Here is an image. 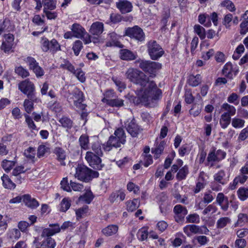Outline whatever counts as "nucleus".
I'll list each match as a JSON object with an SVG mask.
<instances>
[{"mask_svg":"<svg viewBox=\"0 0 248 248\" xmlns=\"http://www.w3.org/2000/svg\"><path fill=\"white\" fill-rule=\"evenodd\" d=\"M125 75L130 81L140 86L135 92L137 98H135L134 102L136 104L142 103L146 105L160 98L162 94L161 90L150 77L142 72L137 69L129 68Z\"/></svg>","mask_w":248,"mask_h":248,"instance_id":"1","label":"nucleus"},{"mask_svg":"<svg viewBox=\"0 0 248 248\" xmlns=\"http://www.w3.org/2000/svg\"><path fill=\"white\" fill-rule=\"evenodd\" d=\"M125 135L123 128L117 129L114 133V136H111L106 144L103 145L104 149L109 151L112 147L118 148L125 142Z\"/></svg>","mask_w":248,"mask_h":248,"instance_id":"2","label":"nucleus"},{"mask_svg":"<svg viewBox=\"0 0 248 248\" xmlns=\"http://www.w3.org/2000/svg\"><path fill=\"white\" fill-rule=\"evenodd\" d=\"M75 178L85 182H88L93 178H96L99 176L97 171L92 170L83 165H78L75 168Z\"/></svg>","mask_w":248,"mask_h":248,"instance_id":"3","label":"nucleus"},{"mask_svg":"<svg viewBox=\"0 0 248 248\" xmlns=\"http://www.w3.org/2000/svg\"><path fill=\"white\" fill-rule=\"evenodd\" d=\"M19 90L24 94L27 95L28 98H32L35 103L40 101L36 97L35 94V87L33 82L29 79H25L18 84Z\"/></svg>","mask_w":248,"mask_h":248,"instance_id":"4","label":"nucleus"},{"mask_svg":"<svg viewBox=\"0 0 248 248\" xmlns=\"http://www.w3.org/2000/svg\"><path fill=\"white\" fill-rule=\"evenodd\" d=\"M40 44L41 49L44 52H50L54 54L61 50V45L55 39L49 41L47 38L43 37L41 38Z\"/></svg>","mask_w":248,"mask_h":248,"instance_id":"5","label":"nucleus"},{"mask_svg":"<svg viewBox=\"0 0 248 248\" xmlns=\"http://www.w3.org/2000/svg\"><path fill=\"white\" fill-rule=\"evenodd\" d=\"M147 51L153 60H157L164 54L162 47L155 40H151L147 44Z\"/></svg>","mask_w":248,"mask_h":248,"instance_id":"6","label":"nucleus"},{"mask_svg":"<svg viewBox=\"0 0 248 248\" xmlns=\"http://www.w3.org/2000/svg\"><path fill=\"white\" fill-rule=\"evenodd\" d=\"M135 63H139V67L144 72L150 73L155 72L156 70L161 69L162 66L161 64L159 62L140 59L137 60Z\"/></svg>","mask_w":248,"mask_h":248,"instance_id":"7","label":"nucleus"},{"mask_svg":"<svg viewBox=\"0 0 248 248\" xmlns=\"http://www.w3.org/2000/svg\"><path fill=\"white\" fill-rule=\"evenodd\" d=\"M183 231L188 236H190L192 233L207 235L209 232V230L205 225H187L184 227Z\"/></svg>","mask_w":248,"mask_h":248,"instance_id":"8","label":"nucleus"},{"mask_svg":"<svg viewBox=\"0 0 248 248\" xmlns=\"http://www.w3.org/2000/svg\"><path fill=\"white\" fill-rule=\"evenodd\" d=\"M60 67L73 73L81 82H84L86 80L84 72L80 69H75L74 66L68 61H64L61 64Z\"/></svg>","mask_w":248,"mask_h":248,"instance_id":"9","label":"nucleus"},{"mask_svg":"<svg viewBox=\"0 0 248 248\" xmlns=\"http://www.w3.org/2000/svg\"><path fill=\"white\" fill-rule=\"evenodd\" d=\"M99 156L91 151H88L86 152L85 158L91 167L94 169L101 170L103 165L101 163V159Z\"/></svg>","mask_w":248,"mask_h":248,"instance_id":"10","label":"nucleus"},{"mask_svg":"<svg viewBox=\"0 0 248 248\" xmlns=\"http://www.w3.org/2000/svg\"><path fill=\"white\" fill-rule=\"evenodd\" d=\"M124 126L127 132L133 137H136L142 129L136 123L135 119H129L124 123Z\"/></svg>","mask_w":248,"mask_h":248,"instance_id":"11","label":"nucleus"},{"mask_svg":"<svg viewBox=\"0 0 248 248\" xmlns=\"http://www.w3.org/2000/svg\"><path fill=\"white\" fill-rule=\"evenodd\" d=\"M125 34L140 41H142L145 39L144 33L142 30L138 26L127 28L125 30Z\"/></svg>","mask_w":248,"mask_h":248,"instance_id":"12","label":"nucleus"},{"mask_svg":"<svg viewBox=\"0 0 248 248\" xmlns=\"http://www.w3.org/2000/svg\"><path fill=\"white\" fill-rule=\"evenodd\" d=\"M23 202L25 205L32 209L37 208L39 206L38 202L34 198H31L29 194L16 196V203Z\"/></svg>","mask_w":248,"mask_h":248,"instance_id":"13","label":"nucleus"},{"mask_svg":"<svg viewBox=\"0 0 248 248\" xmlns=\"http://www.w3.org/2000/svg\"><path fill=\"white\" fill-rule=\"evenodd\" d=\"M226 155V153L221 150H214L208 154L207 158V162L208 163H212L211 166H212L213 162H218L225 158Z\"/></svg>","mask_w":248,"mask_h":248,"instance_id":"14","label":"nucleus"},{"mask_svg":"<svg viewBox=\"0 0 248 248\" xmlns=\"http://www.w3.org/2000/svg\"><path fill=\"white\" fill-rule=\"evenodd\" d=\"M173 211L175 214V220L177 222L182 221L185 216L188 213L186 208L181 204L176 205L173 208Z\"/></svg>","mask_w":248,"mask_h":248,"instance_id":"15","label":"nucleus"},{"mask_svg":"<svg viewBox=\"0 0 248 248\" xmlns=\"http://www.w3.org/2000/svg\"><path fill=\"white\" fill-rule=\"evenodd\" d=\"M5 41L2 43L1 49L5 53H9L12 49L14 41V34L11 33L5 34Z\"/></svg>","mask_w":248,"mask_h":248,"instance_id":"16","label":"nucleus"},{"mask_svg":"<svg viewBox=\"0 0 248 248\" xmlns=\"http://www.w3.org/2000/svg\"><path fill=\"white\" fill-rule=\"evenodd\" d=\"M49 227L43 229L41 234L42 237H51V236L59 233L61 231L60 225L58 223L50 224Z\"/></svg>","mask_w":248,"mask_h":248,"instance_id":"17","label":"nucleus"},{"mask_svg":"<svg viewBox=\"0 0 248 248\" xmlns=\"http://www.w3.org/2000/svg\"><path fill=\"white\" fill-rule=\"evenodd\" d=\"M49 227L43 229L41 234L42 237H51V236L59 233L61 231L60 225L58 223L50 224Z\"/></svg>","mask_w":248,"mask_h":248,"instance_id":"18","label":"nucleus"},{"mask_svg":"<svg viewBox=\"0 0 248 248\" xmlns=\"http://www.w3.org/2000/svg\"><path fill=\"white\" fill-rule=\"evenodd\" d=\"M238 72V68L236 65H232V64L228 62H227L223 67L222 69L223 74L229 78H232L233 75L235 76Z\"/></svg>","mask_w":248,"mask_h":248,"instance_id":"19","label":"nucleus"},{"mask_svg":"<svg viewBox=\"0 0 248 248\" xmlns=\"http://www.w3.org/2000/svg\"><path fill=\"white\" fill-rule=\"evenodd\" d=\"M117 7L123 14L130 12L132 10V4L126 0H119L116 3Z\"/></svg>","mask_w":248,"mask_h":248,"instance_id":"20","label":"nucleus"},{"mask_svg":"<svg viewBox=\"0 0 248 248\" xmlns=\"http://www.w3.org/2000/svg\"><path fill=\"white\" fill-rule=\"evenodd\" d=\"M138 57L136 53H134L130 50L123 49L120 51V57L125 61H132L136 60Z\"/></svg>","mask_w":248,"mask_h":248,"instance_id":"21","label":"nucleus"},{"mask_svg":"<svg viewBox=\"0 0 248 248\" xmlns=\"http://www.w3.org/2000/svg\"><path fill=\"white\" fill-rule=\"evenodd\" d=\"M104 31V24L102 22L96 21L92 24L90 29L91 34L99 36Z\"/></svg>","mask_w":248,"mask_h":248,"instance_id":"22","label":"nucleus"},{"mask_svg":"<svg viewBox=\"0 0 248 248\" xmlns=\"http://www.w3.org/2000/svg\"><path fill=\"white\" fill-rule=\"evenodd\" d=\"M216 202L223 210L227 211L228 210L229 207L228 198L225 196L223 193L217 194Z\"/></svg>","mask_w":248,"mask_h":248,"instance_id":"23","label":"nucleus"},{"mask_svg":"<svg viewBox=\"0 0 248 248\" xmlns=\"http://www.w3.org/2000/svg\"><path fill=\"white\" fill-rule=\"evenodd\" d=\"M110 41L106 44L107 46H116L119 47H122L123 45L118 41L119 36L115 32L110 33L108 35Z\"/></svg>","mask_w":248,"mask_h":248,"instance_id":"24","label":"nucleus"},{"mask_svg":"<svg viewBox=\"0 0 248 248\" xmlns=\"http://www.w3.org/2000/svg\"><path fill=\"white\" fill-rule=\"evenodd\" d=\"M54 153L56 155L57 160L60 162V164L65 166L64 160L66 156L65 152L62 149L57 147L54 149Z\"/></svg>","mask_w":248,"mask_h":248,"instance_id":"25","label":"nucleus"},{"mask_svg":"<svg viewBox=\"0 0 248 248\" xmlns=\"http://www.w3.org/2000/svg\"><path fill=\"white\" fill-rule=\"evenodd\" d=\"M74 35L78 38H81L86 31L85 29L78 24H74L71 28Z\"/></svg>","mask_w":248,"mask_h":248,"instance_id":"26","label":"nucleus"},{"mask_svg":"<svg viewBox=\"0 0 248 248\" xmlns=\"http://www.w3.org/2000/svg\"><path fill=\"white\" fill-rule=\"evenodd\" d=\"M125 194L124 192L121 190H119L113 192L109 197V200L112 203L117 201L118 199L120 201H123L124 200Z\"/></svg>","mask_w":248,"mask_h":248,"instance_id":"27","label":"nucleus"},{"mask_svg":"<svg viewBox=\"0 0 248 248\" xmlns=\"http://www.w3.org/2000/svg\"><path fill=\"white\" fill-rule=\"evenodd\" d=\"M222 110L224 111L222 113H226L231 117L236 113L235 108L228 103H224L221 107Z\"/></svg>","mask_w":248,"mask_h":248,"instance_id":"28","label":"nucleus"},{"mask_svg":"<svg viewBox=\"0 0 248 248\" xmlns=\"http://www.w3.org/2000/svg\"><path fill=\"white\" fill-rule=\"evenodd\" d=\"M104 103H106L107 104L111 107H119L123 106L124 100L122 99H108L103 98L102 100Z\"/></svg>","mask_w":248,"mask_h":248,"instance_id":"29","label":"nucleus"},{"mask_svg":"<svg viewBox=\"0 0 248 248\" xmlns=\"http://www.w3.org/2000/svg\"><path fill=\"white\" fill-rule=\"evenodd\" d=\"M118 230V227L116 225H108L107 227L104 228L102 232L106 236H111L116 233Z\"/></svg>","mask_w":248,"mask_h":248,"instance_id":"30","label":"nucleus"},{"mask_svg":"<svg viewBox=\"0 0 248 248\" xmlns=\"http://www.w3.org/2000/svg\"><path fill=\"white\" fill-rule=\"evenodd\" d=\"M15 26L8 19H5L3 22V25L0 29V34L2 31L10 32L14 31Z\"/></svg>","mask_w":248,"mask_h":248,"instance_id":"31","label":"nucleus"},{"mask_svg":"<svg viewBox=\"0 0 248 248\" xmlns=\"http://www.w3.org/2000/svg\"><path fill=\"white\" fill-rule=\"evenodd\" d=\"M202 78L200 74L196 76L190 75L188 77L187 82L188 84L193 87H196L201 83Z\"/></svg>","mask_w":248,"mask_h":248,"instance_id":"32","label":"nucleus"},{"mask_svg":"<svg viewBox=\"0 0 248 248\" xmlns=\"http://www.w3.org/2000/svg\"><path fill=\"white\" fill-rule=\"evenodd\" d=\"M56 245V242L54 239L47 237L43 241L40 247L36 248H54Z\"/></svg>","mask_w":248,"mask_h":248,"instance_id":"33","label":"nucleus"},{"mask_svg":"<svg viewBox=\"0 0 248 248\" xmlns=\"http://www.w3.org/2000/svg\"><path fill=\"white\" fill-rule=\"evenodd\" d=\"M231 122V117L226 113H222L219 119V124L223 129L226 128Z\"/></svg>","mask_w":248,"mask_h":248,"instance_id":"34","label":"nucleus"},{"mask_svg":"<svg viewBox=\"0 0 248 248\" xmlns=\"http://www.w3.org/2000/svg\"><path fill=\"white\" fill-rule=\"evenodd\" d=\"M165 145L166 142L164 141H162L154 149H152V153L154 154L155 158L159 157L164 151Z\"/></svg>","mask_w":248,"mask_h":248,"instance_id":"35","label":"nucleus"},{"mask_svg":"<svg viewBox=\"0 0 248 248\" xmlns=\"http://www.w3.org/2000/svg\"><path fill=\"white\" fill-rule=\"evenodd\" d=\"M33 102H35L32 98H28L25 99L23 102V107L25 110L28 113H30L33 109Z\"/></svg>","mask_w":248,"mask_h":248,"instance_id":"36","label":"nucleus"},{"mask_svg":"<svg viewBox=\"0 0 248 248\" xmlns=\"http://www.w3.org/2000/svg\"><path fill=\"white\" fill-rule=\"evenodd\" d=\"M140 206V201L137 199L126 202L127 209L128 211L133 212L136 210Z\"/></svg>","mask_w":248,"mask_h":248,"instance_id":"37","label":"nucleus"},{"mask_svg":"<svg viewBox=\"0 0 248 248\" xmlns=\"http://www.w3.org/2000/svg\"><path fill=\"white\" fill-rule=\"evenodd\" d=\"M79 142L81 148L85 150L89 149V137L86 135H82L79 139Z\"/></svg>","mask_w":248,"mask_h":248,"instance_id":"38","label":"nucleus"},{"mask_svg":"<svg viewBox=\"0 0 248 248\" xmlns=\"http://www.w3.org/2000/svg\"><path fill=\"white\" fill-rule=\"evenodd\" d=\"M237 194L238 198L242 201H244L248 198V188L245 187H241L239 188Z\"/></svg>","mask_w":248,"mask_h":248,"instance_id":"39","label":"nucleus"},{"mask_svg":"<svg viewBox=\"0 0 248 248\" xmlns=\"http://www.w3.org/2000/svg\"><path fill=\"white\" fill-rule=\"evenodd\" d=\"M61 125L67 129H70L73 126L72 121L67 117H62L59 120Z\"/></svg>","mask_w":248,"mask_h":248,"instance_id":"40","label":"nucleus"},{"mask_svg":"<svg viewBox=\"0 0 248 248\" xmlns=\"http://www.w3.org/2000/svg\"><path fill=\"white\" fill-rule=\"evenodd\" d=\"M188 172V167L187 165H185L179 170L176 175V178L178 180L185 179Z\"/></svg>","mask_w":248,"mask_h":248,"instance_id":"41","label":"nucleus"},{"mask_svg":"<svg viewBox=\"0 0 248 248\" xmlns=\"http://www.w3.org/2000/svg\"><path fill=\"white\" fill-rule=\"evenodd\" d=\"M1 180L3 182V186L7 188L13 189L15 188V184L6 175H3L1 177Z\"/></svg>","mask_w":248,"mask_h":248,"instance_id":"42","label":"nucleus"},{"mask_svg":"<svg viewBox=\"0 0 248 248\" xmlns=\"http://www.w3.org/2000/svg\"><path fill=\"white\" fill-rule=\"evenodd\" d=\"M93 198V193L91 191H87L83 195L79 197L78 200L80 202H84L86 203H90Z\"/></svg>","mask_w":248,"mask_h":248,"instance_id":"43","label":"nucleus"},{"mask_svg":"<svg viewBox=\"0 0 248 248\" xmlns=\"http://www.w3.org/2000/svg\"><path fill=\"white\" fill-rule=\"evenodd\" d=\"M219 5L222 7H225L232 12L235 10L234 4L230 0H224L220 3Z\"/></svg>","mask_w":248,"mask_h":248,"instance_id":"44","label":"nucleus"},{"mask_svg":"<svg viewBox=\"0 0 248 248\" xmlns=\"http://www.w3.org/2000/svg\"><path fill=\"white\" fill-rule=\"evenodd\" d=\"M148 235V228L147 227H142L139 230L137 233V236L139 239L140 241L146 240Z\"/></svg>","mask_w":248,"mask_h":248,"instance_id":"45","label":"nucleus"},{"mask_svg":"<svg viewBox=\"0 0 248 248\" xmlns=\"http://www.w3.org/2000/svg\"><path fill=\"white\" fill-rule=\"evenodd\" d=\"M194 30L201 39L205 38L206 36L205 30L202 26L200 25H195L194 27Z\"/></svg>","mask_w":248,"mask_h":248,"instance_id":"46","label":"nucleus"},{"mask_svg":"<svg viewBox=\"0 0 248 248\" xmlns=\"http://www.w3.org/2000/svg\"><path fill=\"white\" fill-rule=\"evenodd\" d=\"M245 121L242 119L234 117L232 120V125L235 128H241L244 126Z\"/></svg>","mask_w":248,"mask_h":248,"instance_id":"47","label":"nucleus"},{"mask_svg":"<svg viewBox=\"0 0 248 248\" xmlns=\"http://www.w3.org/2000/svg\"><path fill=\"white\" fill-rule=\"evenodd\" d=\"M231 219L228 217H222L217 220V228H223L228 224L230 223Z\"/></svg>","mask_w":248,"mask_h":248,"instance_id":"48","label":"nucleus"},{"mask_svg":"<svg viewBox=\"0 0 248 248\" xmlns=\"http://www.w3.org/2000/svg\"><path fill=\"white\" fill-rule=\"evenodd\" d=\"M187 223H199L200 221V218L199 215L193 213L188 215L186 217Z\"/></svg>","mask_w":248,"mask_h":248,"instance_id":"49","label":"nucleus"},{"mask_svg":"<svg viewBox=\"0 0 248 248\" xmlns=\"http://www.w3.org/2000/svg\"><path fill=\"white\" fill-rule=\"evenodd\" d=\"M71 206V201L68 198H64L60 203V211L66 212Z\"/></svg>","mask_w":248,"mask_h":248,"instance_id":"50","label":"nucleus"},{"mask_svg":"<svg viewBox=\"0 0 248 248\" xmlns=\"http://www.w3.org/2000/svg\"><path fill=\"white\" fill-rule=\"evenodd\" d=\"M44 9L53 10L56 8V0H43Z\"/></svg>","mask_w":248,"mask_h":248,"instance_id":"51","label":"nucleus"},{"mask_svg":"<svg viewBox=\"0 0 248 248\" xmlns=\"http://www.w3.org/2000/svg\"><path fill=\"white\" fill-rule=\"evenodd\" d=\"M92 149L94 152L95 155L101 156L103 155V152L101 149L100 143L97 141L93 143L92 145Z\"/></svg>","mask_w":248,"mask_h":248,"instance_id":"52","label":"nucleus"},{"mask_svg":"<svg viewBox=\"0 0 248 248\" xmlns=\"http://www.w3.org/2000/svg\"><path fill=\"white\" fill-rule=\"evenodd\" d=\"M82 47L83 46L82 42L80 40L76 41L73 44L72 48L75 55L78 56Z\"/></svg>","mask_w":248,"mask_h":248,"instance_id":"53","label":"nucleus"},{"mask_svg":"<svg viewBox=\"0 0 248 248\" xmlns=\"http://www.w3.org/2000/svg\"><path fill=\"white\" fill-rule=\"evenodd\" d=\"M24 61L28 64L29 68L31 70L39 64L34 58L31 56L25 58Z\"/></svg>","mask_w":248,"mask_h":248,"instance_id":"54","label":"nucleus"},{"mask_svg":"<svg viewBox=\"0 0 248 248\" xmlns=\"http://www.w3.org/2000/svg\"><path fill=\"white\" fill-rule=\"evenodd\" d=\"M36 151L34 148L29 147L24 152V155L26 157L31 160H33L35 158Z\"/></svg>","mask_w":248,"mask_h":248,"instance_id":"55","label":"nucleus"},{"mask_svg":"<svg viewBox=\"0 0 248 248\" xmlns=\"http://www.w3.org/2000/svg\"><path fill=\"white\" fill-rule=\"evenodd\" d=\"M15 164V162L13 161L4 160L2 161V167L5 171L8 172L14 166Z\"/></svg>","mask_w":248,"mask_h":248,"instance_id":"56","label":"nucleus"},{"mask_svg":"<svg viewBox=\"0 0 248 248\" xmlns=\"http://www.w3.org/2000/svg\"><path fill=\"white\" fill-rule=\"evenodd\" d=\"M16 74L22 78H25L30 76L28 70L22 66H19L16 68Z\"/></svg>","mask_w":248,"mask_h":248,"instance_id":"57","label":"nucleus"},{"mask_svg":"<svg viewBox=\"0 0 248 248\" xmlns=\"http://www.w3.org/2000/svg\"><path fill=\"white\" fill-rule=\"evenodd\" d=\"M225 176V173L224 171L221 170L214 175V180L217 182L221 184L222 185H224L225 183L223 182L222 180Z\"/></svg>","mask_w":248,"mask_h":248,"instance_id":"58","label":"nucleus"},{"mask_svg":"<svg viewBox=\"0 0 248 248\" xmlns=\"http://www.w3.org/2000/svg\"><path fill=\"white\" fill-rule=\"evenodd\" d=\"M247 222H248L247 215L243 213H240L238 216V220L236 223L237 225L242 226Z\"/></svg>","mask_w":248,"mask_h":248,"instance_id":"59","label":"nucleus"},{"mask_svg":"<svg viewBox=\"0 0 248 248\" xmlns=\"http://www.w3.org/2000/svg\"><path fill=\"white\" fill-rule=\"evenodd\" d=\"M217 210V207L214 204H210L207 206L203 211L202 214L204 215L208 214L215 213Z\"/></svg>","mask_w":248,"mask_h":248,"instance_id":"60","label":"nucleus"},{"mask_svg":"<svg viewBox=\"0 0 248 248\" xmlns=\"http://www.w3.org/2000/svg\"><path fill=\"white\" fill-rule=\"evenodd\" d=\"M61 188L67 192L71 191V186H69L67 177L63 178L61 182Z\"/></svg>","mask_w":248,"mask_h":248,"instance_id":"61","label":"nucleus"},{"mask_svg":"<svg viewBox=\"0 0 248 248\" xmlns=\"http://www.w3.org/2000/svg\"><path fill=\"white\" fill-rule=\"evenodd\" d=\"M71 188L75 191H81L84 189V186L82 184L70 181Z\"/></svg>","mask_w":248,"mask_h":248,"instance_id":"62","label":"nucleus"},{"mask_svg":"<svg viewBox=\"0 0 248 248\" xmlns=\"http://www.w3.org/2000/svg\"><path fill=\"white\" fill-rule=\"evenodd\" d=\"M31 70L35 74L37 78L42 77L45 74L44 70L39 65V64L33 67Z\"/></svg>","mask_w":248,"mask_h":248,"instance_id":"63","label":"nucleus"},{"mask_svg":"<svg viewBox=\"0 0 248 248\" xmlns=\"http://www.w3.org/2000/svg\"><path fill=\"white\" fill-rule=\"evenodd\" d=\"M88 211V207L87 206L80 208L76 211V214L77 218L78 219L83 217L86 214Z\"/></svg>","mask_w":248,"mask_h":248,"instance_id":"64","label":"nucleus"}]
</instances>
